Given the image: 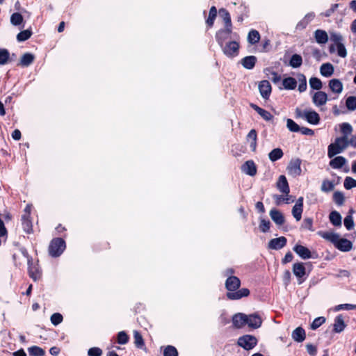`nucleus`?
Segmentation results:
<instances>
[{"label":"nucleus","mask_w":356,"mask_h":356,"mask_svg":"<svg viewBox=\"0 0 356 356\" xmlns=\"http://www.w3.org/2000/svg\"><path fill=\"white\" fill-rule=\"evenodd\" d=\"M225 286L227 291L226 297L228 300H239L248 297L250 293V290L247 288L239 289L241 280L236 276H229L225 281Z\"/></svg>","instance_id":"1"},{"label":"nucleus","mask_w":356,"mask_h":356,"mask_svg":"<svg viewBox=\"0 0 356 356\" xmlns=\"http://www.w3.org/2000/svg\"><path fill=\"white\" fill-rule=\"evenodd\" d=\"M317 234L330 242L334 246L341 252H349L353 248V243L348 239L340 238L339 234L332 232L318 231Z\"/></svg>","instance_id":"2"},{"label":"nucleus","mask_w":356,"mask_h":356,"mask_svg":"<svg viewBox=\"0 0 356 356\" xmlns=\"http://www.w3.org/2000/svg\"><path fill=\"white\" fill-rule=\"evenodd\" d=\"M22 254L27 259L28 263V273L29 277L33 280L37 281L42 277V270L40 268L38 262L34 263L32 257L29 254L26 248H22L20 249Z\"/></svg>","instance_id":"3"},{"label":"nucleus","mask_w":356,"mask_h":356,"mask_svg":"<svg viewBox=\"0 0 356 356\" xmlns=\"http://www.w3.org/2000/svg\"><path fill=\"white\" fill-rule=\"evenodd\" d=\"M215 38L219 46L232 39L239 40L240 37L237 33L233 32V27H223L219 29L215 35Z\"/></svg>","instance_id":"4"},{"label":"nucleus","mask_w":356,"mask_h":356,"mask_svg":"<svg viewBox=\"0 0 356 356\" xmlns=\"http://www.w3.org/2000/svg\"><path fill=\"white\" fill-rule=\"evenodd\" d=\"M349 145L348 138L346 136L338 137L334 143H331L327 148V155L329 158L342 152Z\"/></svg>","instance_id":"5"},{"label":"nucleus","mask_w":356,"mask_h":356,"mask_svg":"<svg viewBox=\"0 0 356 356\" xmlns=\"http://www.w3.org/2000/svg\"><path fill=\"white\" fill-rule=\"evenodd\" d=\"M65 248L66 243L63 238L59 237L54 238L49 243L48 248L49 254L52 257H58L63 252Z\"/></svg>","instance_id":"6"},{"label":"nucleus","mask_w":356,"mask_h":356,"mask_svg":"<svg viewBox=\"0 0 356 356\" xmlns=\"http://www.w3.org/2000/svg\"><path fill=\"white\" fill-rule=\"evenodd\" d=\"M220 47L223 54L229 58L236 57L239 54V40L232 39V40L225 42L222 46Z\"/></svg>","instance_id":"7"},{"label":"nucleus","mask_w":356,"mask_h":356,"mask_svg":"<svg viewBox=\"0 0 356 356\" xmlns=\"http://www.w3.org/2000/svg\"><path fill=\"white\" fill-rule=\"evenodd\" d=\"M296 117L305 118L309 124H318L321 118L317 112L312 110H305L302 111L300 108H296Z\"/></svg>","instance_id":"8"},{"label":"nucleus","mask_w":356,"mask_h":356,"mask_svg":"<svg viewBox=\"0 0 356 356\" xmlns=\"http://www.w3.org/2000/svg\"><path fill=\"white\" fill-rule=\"evenodd\" d=\"M258 343L257 339L251 334H245L238 339L237 344L246 350L253 349Z\"/></svg>","instance_id":"9"},{"label":"nucleus","mask_w":356,"mask_h":356,"mask_svg":"<svg viewBox=\"0 0 356 356\" xmlns=\"http://www.w3.org/2000/svg\"><path fill=\"white\" fill-rule=\"evenodd\" d=\"M330 35V40L334 43V45L337 47V54L341 58H345L347 56L346 49L343 44V37L341 34L331 32Z\"/></svg>","instance_id":"10"},{"label":"nucleus","mask_w":356,"mask_h":356,"mask_svg":"<svg viewBox=\"0 0 356 356\" xmlns=\"http://www.w3.org/2000/svg\"><path fill=\"white\" fill-rule=\"evenodd\" d=\"M301 163L299 158L291 159L286 168L289 175L294 177L300 176L302 173Z\"/></svg>","instance_id":"11"},{"label":"nucleus","mask_w":356,"mask_h":356,"mask_svg":"<svg viewBox=\"0 0 356 356\" xmlns=\"http://www.w3.org/2000/svg\"><path fill=\"white\" fill-rule=\"evenodd\" d=\"M303 202L304 198L303 197H300L295 205L292 208V215L293 218L296 220V221H300L302 218V214L303 212Z\"/></svg>","instance_id":"12"},{"label":"nucleus","mask_w":356,"mask_h":356,"mask_svg":"<svg viewBox=\"0 0 356 356\" xmlns=\"http://www.w3.org/2000/svg\"><path fill=\"white\" fill-rule=\"evenodd\" d=\"M259 90L261 97L268 99L271 94L272 87L268 80H263L259 83Z\"/></svg>","instance_id":"13"},{"label":"nucleus","mask_w":356,"mask_h":356,"mask_svg":"<svg viewBox=\"0 0 356 356\" xmlns=\"http://www.w3.org/2000/svg\"><path fill=\"white\" fill-rule=\"evenodd\" d=\"M293 251L302 259L314 258L311 251L305 246L300 244H296L293 248Z\"/></svg>","instance_id":"14"},{"label":"nucleus","mask_w":356,"mask_h":356,"mask_svg":"<svg viewBox=\"0 0 356 356\" xmlns=\"http://www.w3.org/2000/svg\"><path fill=\"white\" fill-rule=\"evenodd\" d=\"M293 273L298 277L299 284H301L304 279L302 277L306 274V268L302 262H297L293 265Z\"/></svg>","instance_id":"15"},{"label":"nucleus","mask_w":356,"mask_h":356,"mask_svg":"<svg viewBox=\"0 0 356 356\" xmlns=\"http://www.w3.org/2000/svg\"><path fill=\"white\" fill-rule=\"evenodd\" d=\"M241 170L242 172L252 177L256 175L257 172V165L252 160L245 161L241 165Z\"/></svg>","instance_id":"16"},{"label":"nucleus","mask_w":356,"mask_h":356,"mask_svg":"<svg viewBox=\"0 0 356 356\" xmlns=\"http://www.w3.org/2000/svg\"><path fill=\"white\" fill-rule=\"evenodd\" d=\"M276 186L281 193L285 194L286 196L289 195L290 188L288 181L284 175H280L276 183Z\"/></svg>","instance_id":"17"},{"label":"nucleus","mask_w":356,"mask_h":356,"mask_svg":"<svg viewBox=\"0 0 356 356\" xmlns=\"http://www.w3.org/2000/svg\"><path fill=\"white\" fill-rule=\"evenodd\" d=\"M327 99V95L323 91H317L312 97V102L316 106L325 104Z\"/></svg>","instance_id":"18"},{"label":"nucleus","mask_w":356,"mask_h":356,"mask_svg":"<svg viewBox=\"0 0 356 356\" xmlns=\"http://www.w3.org/2000/svg\"><path fill=\"white\" fill-rule=\"evenodd\" d=\"M287 243V239L284 236H280L271 239L268 243V248L273 250H280L284 248Z\"/></svg>","instance_id":"19"},{"label":"nucleus","mask_w":356,"mask_h":356,"mask_svg":"<svg viewBox=\"0 0 356 356\" xmlns=\"http://www.w3.org/2000/svg\"><path fill=\"white\" fill-rule=\"evenodd\" d=\"M248 322V316L246 314L238 313L235 314L232 318V323L234 327L241 328Z\"/></svg>","instance_id":"20"},{"label":"nucleus","mask_w":356,"mask_h":356,"mask_svg":"<svg viewBox=\"0 0 356 356\" xmlns=\"http://www.w3.org/2000/svg\"><path fill=\"white\" fill-rule=\"evenodd\" d=\"M250 106L266 121H270L273 118V115L269 111L259 107L258 105L250 103Z\"/></svg>","instance_id":"21"},{"label":"nucleus","mask_w":356,"mask_h":356,"mask_svg":"<svg viewBox=\"0 0 356 356\" xmlns=\"http://www.w3.org/2000/svg\"><path fill=\"white\" fill-rule=\"evenodd\" d=\"M270 216L273 222L277 225H282L285 222V218L283 213L276 209H272L270 211Z\"/></svg>","instance_id":"22"},{"label":"nucleus","mask_w":356,"mask_h":356,"mask_svg":"<svg viewBox=\"0 0 356 356\" xmlns=\"http://www.w3.org/2000/svg\"><path fill=\"white\" fill-rule=\"evenodd\" d=\"M262 323V321L261 317L256 314H250L248 316V322L247 325L253 329L259 328Z\"/></svg>","instance_id":"23"},{"label":"nucleus","mask_w":356,"mask_h":356,"mask_svg":"<svg viewBox=\"0 0 356 356\" xmlns=\"http://www.w3.org/2000/svg\"><path fill=\"white\" fill-rule=\"evenodd\" d=\"M328 86L332 92L337 95L340 94L343 90V83L337 79H332L330 80Z\"/></svg>","instance_id":"24"},{"label":"nucleus","mask_w":356,"mask_h":356,"mask_svg":"<svg viewBox=\"0 0 356 356\" xmlns=\"http://www.w3.org/2000/svg\"><path fill=\"white\" fill-rule=\"evenodd\" d=\"M35 60V56L31 53H25L22 55L17 65L21 67H28L31 65Z\"/></svg>","instance_id":"25"},{"label":"nucleus","mask_w":356,"mask_h":356,"mask_svg":"<svg viewBox=\"0 0 356 356\" xmlns=\"http://www.w3.org/2000/svg\"><path fill=\"white\" fill-rule=\"evenodd\" d=\"M291 337L295 341L302 342L306 338L305 330L302 327H298L292 332Z\"/></svg>","instance_id":"26"},{"label":"nucleus","mask_w":356,"mask_h":356,"mask_svg":"<svg viewBox=\"0 0 356 356\" xmlns=\"http://www.w3.org/2000/svg\"><path fill=\"white\" fill-rule=\"evenodd\" d=\"M241 65L248 70L252 69L257 63V58L254 56H248L244 57L241 61Z\"/></svg>","instance_id":"27"},{"label":"nucleus","mask_w":356,"mask_h":356,"mask_svg":"<svg viewBox=\"0 0 356 356\" xmlns=\"http://www.w3.org/2000/svg\"><path fill=\"white\" fill-rule=\"evenodd\" d=\"M314 38L318 44H325L328 40V35L325 31L317 29L314 32Z\"/></svg>","instance_id":"28"},{"label":"nucleus","mask_w":356,"mask_h":356,"mask_svg":"<svg viewBox=\"0 0 356 356\" xmlns=\"http://www.w3.org/2000/svg\"><path fill=\"white\" fill-rule=\"evenodd\" d=\"M134 344L136 348L142 349V350H146L147 348L145 344L144 339L143 338L142 334L140 333V332L137 330L134 331Z\"/></svg>","instance_id":"29"},{"label":"nucleus","mask_w":356,"mask_h":356,"mask_svg":"<svg viewBox=\"0 0 356 356\" xmlns=\"http://www.w3.org/2000/svg\"><path fill=\"white\" fill-rule=\"evenodd\" d=\"M333 326V331L336 333H339L344 330L346 324L341 315H339L335 318Z\"/></svg>","instance_id":"30"},{"label":"nucleus","mask_w":356,"mask_h":356,"mask_svg":"<svg viewBox=\"0 0 356 356\" xmlns=\"http://www.w3.org/2000/svg\"><path fill=\"white\" fill-rule=\"evenodd\" d=\"M320 72L325 77H330L334 73V67L330 63H323L320 68Z\"/></svg>","instance_id":"31"},{"label":"nucleus","mask_w":356,"mask_h":356,"mask_svg":"<svg viewBox=\"0 0 356 356\" xmlns=\"http://www.w3.org/2000/svg\"><path fill=\"white\" fill-rule=\"evenodd\" d=\"M22 225L24 231L26 234H31L33 232V225L31 217H28V216H22Z\"/></svg>","instance_id":"32"},{"label":"nucleus","mask_w":356,"mask_h":356,"mask_svg":"<svg viewBox=\"0 0 356 356\" xmlns=\"http://www.w3.org/2000/svg\"><path fill=\"white\" fill-rule=\"evenodd\" d=\"M346 163V159L341 156H336L330 161V165L334 169L342 168Z\"/></svg>","instance_id":"33"},{"label":"nucleus","mask_w":356,"mask_h":356,"mask_svg":"<svg viewBox=\"0 0 356 356\" xmlns=\"http://www.w3.org/2000/svg\"><path fill=\"white\" fill-rule=\"evenodd\" d=\"M219 13L224 22V27H232V19L229 13L225 8H220Z\"/></svg>","instance_id":"34"},{"label":"nucleus","mask_w":356,"mask_h":356,"mask_svg":"<svg viewBox=\"0 0 356 356\" xmlns=\"http://www.w3.org/2000/svg\"><path fill=\"white\" fill-rule=\"evenodd\" d=\"M330 222L336 227H340L341 225V216L337 211H332L329 215Z\"/></svg>","instance_id":"35"},{"label":"nucleus","mask_w":356,"mask_h":356,"mask_svg":"<svg viewBox=\"0 0 356 356\" xmlns=\"http://www.w3.org/2000/svg\"><path fill=\"white\" fill-rule=\"evenodd\" d=\"M217 16V9L213 6L211 7L209 13L208 18L206 20V24L209 28H211L213 26L214 21Z\"/></svg>","instance_id":"36"},{"label":"nucleus","mask_w":356,"mask_h":356,"mask_svg":"<svg viewBox=\"0 0 356 356\" xmlns=\"http://www.w3.org/2000/svg\"><path fill=\"white\" fill-rule=\"evenodd\" d=\"M284 155L283 151L281 148H275L268 154V158L272 162L277 161L280 159Z\"/></svg>","instance_id":"37"},{"label":"nucleus","mask_w":356,"mask_h":356,"mask_svg":"<svg viewBox=\"0 0 356 356\" xmlns=\"http://www.w3.org/2000/svg\"><path fill=\"white\" fill-rule=\"evenodd\" d=\"M282 85L286 90H294L296 88L297 81L293 77H287L283 79Z\"/></svg>","instance_id":"38"},{"label":"nucleus","mask_w":356,"mask_h":356,"mask_svg":"<svg viewBox=\"0 0 356 356\" xmlns=\"http://www.w3.org/2000/svg\"><path fill=\"white\" fill-rule=\"evenodd\" d=\"M260 40V34L258 31L252 29L248 33V41L251 44H255L259 42Z\"/></svg>","instance_id":"39"},{"label":"nucleus","mask_w":356,"mask_h":356,"mask_svg":"<svg viewBox=\"0 0 356 356\" xmlns=\"http://www.w3.org/2000/svg\"><path fill=\"white\" fill-rule=\"evenodd\" d=\"M302 58L299 54H295L291 57L289 65L293 68L299 67L302 65Z\"/></svg>","instance_id":"40"},{"label":"nucleus","mask_w":356,"mask_h":356,"mask_svg":"<svg viewBox=\"0 0 356 356\" xmlns=\"http://www.w3.org/2000/svg\"><path fill=\"white\" fill-rule=\"evenodd\" d=\"M33 34L31 29L20 31L17 35V40L18 42H24L29 40Z\"/></svg>","instance_id":"41"},{"label":"nucleus","mask_w":356,"mask_h":356,"mask_svg":"<svg viewBox=\"0 0 356 356\" xmlns=\"http://www.w3.org/2000/svg\"><path fill=\"white\" fill-rule=\"evenodd\" d=\"M257 131L255 129H252L249 131V133L247 136V140H251L250 147L253 150H255L256 147H257Z\"/></svg>","instance_id":"42"},{"label":"nucleus","mask_w":356,"mask_h":356,"mask_svg":"<svg viewBox=\"0 0 356 356\" xmlns=\"http://www.w3.org/2000/svg\"><path fill=\"white\" fill-rule=\"evenodd\" d=\"M28 352L31 356H44L45 351L38 346H33L28 348Z\"/></svg>","instance_id":"43"},{"label":"nucleus","mask_w":356,"mask_h":356,"mask_svg":"<svg viewBox=\"0 0 356 356\" xmlns=\"http://www.w3.org/2000/svg\"><path fill=\"white\" fill-rule=\"evenodd\" d=\"M264 73L267 75H271L272 76L270 77L271 81L274 83H277L281 81V76L279 75L276 72L273 71L271 68L267 67L264 70Z\"/></svg>","instance_id":"44"},{"label":"nucleus","mask_w":356,"mask_h":356,"mask_svg":"<svg viewBox=\"0 0 356 356\" xmlns=\"http://www.w3.org/2000/svg\"><path fill=\"white\" fill-rule=\"evenodd\" d=\"M23 21L24 17L19 13H14L10 16V23L14 26L20 25Z\"/></svg>","instance_id":"45"},{"label":"nucleus","mask_w":356,"mask_h":356,"mask_svg":"<svg viewBox=\"0 0 356 356\" xmlns=\"http://www.w3.org/2000/svg\"><path fill=\"white\" fill-rule=\"evenodd\" d=\"M334 188V184L333 181L328 179H324L322 182L321 189L323 192L329 193Z\"/></svg>","instance_id":"46"},{"label":"nucleus","mask_w":356,"mask_h":356,"mask_svg":"<svg viewBox=\"0 0 356 356\" xmlns=\"http://www.w3.org/2000/svg\"><path fill=\"white\" fill-rule=\"evenodd\" d=\"M10 58V53L6 49H0V65H6Z\"/></svg>","instance_id":"47"},{"label":"nucleus","mask_w":356,"mask_h":356,"mask_svg":"<svg viewBox=\"0 0 356 356\" xmlns=\"http://www.w3.org/2000/svg\"><path fill=\"white\" fill-rule=\"evenodd\" d=\"M310 87L316 90H319L322 88L323 84L320 79L317 77H312L309 79Z\"/></svg>","instance_id":"48"},{"label":"nucleus","mask_w":356,"mask_h":356,"mask_svg":"<svg viewBox=\"0 0 356 356\" xmlns=\"http://www.w3.org/2000/svg\"><path fill=\"white\" fill-rule=\"evenodd\" d=\"M353 210H350L349 214L346 216L343 220L344 226L348 230H351L354 227V221L351 215Z\"/></svg>","instance_id":"49"},{"label":"nucleus","mask_w":356,"mask_h":356,"mask_svg":"<svg viewBox=\"0 0 356 356\" xmlns=\"http://www.w3.org/2000/svg\"><path fill=\"white\" fill-rule=\"evenodd\" d=\"M270 225H271V224L269 220H265L264 218L260 219L259 227L261 232L266 233V232H269Z\"/></svg>","instance_id":"50"},{"label":"nucleus","mask_w":356,"mask_h":356,"mask_svg":"<svg viewBox=\"0 0 356 356\" xmlns=\"http://www.w3.org/2000/svg\"><path fill=\"white\" fill-rule=\"evenodd\" d=\"M129 337L128 334L124 331H120L118 333L117 335V342L119 344H126L128 343Z\"/></svg>","instance_id":"51"},{"label":"nucleus","mask_w":356,"mask_h":356,"mask_svg":"<svg viewBox=\"0 0 356 356\" xmlns=\"http://www.w3.org/2000/svg\"><path fill=\"white\" fill-rule=\"evenodd\" d=\"M333 201L339 206L343 204L345 201V197L343 193L340 191H336L333 194Z\"/></svg>","instance_id":"52"},{"label":"nucleus","mask_w":356,"mask_h":356,"mask_svg":"<svg viewBox=\"0 0 356 356\" xmlns=\"http://www.w3.org/2000/svg\"><path fill=\"white\" fill-rule=\"evenodd\" d=\"M163 356H178V351L175 346L168 345L163 350Z\"/></svg>","instance_id":"53"},{"label":"nucleus","mask_w":356,"mask_h":356,"mask_svg":"<svg viewBox=\"0 0 356 356\" xmlns=\"http://www.w3.org/2000/svg\"><path fill=\"white\" fill-rule=\"evenodd\" d=\"M341 133L343 134V136L348 137L353 132L352 126L348 122H343L340 125Z\"/></svg>","instance_id":"54"},{"label":"nucleus","mask_w":356,"mask_h":356,"mask_svg":"<svg viewBox=\"0 0 356 356\" xmlns=\"http://www.w3.org/2000/svg\"><path fill=\"white\" fill-rule=\"evenodd\" d=\"M346 106L348 110L355 111L356 109V97H348L346 100Z\"/></svg>","instance_id":"55"},{"label":"nucleus","mask_w":356,"mask_h":356,"mask_svg":"<svg viewBox=\"0 0 356 356\" xmlns=\"http://www.w3.org/2000/svg\"><path fill=\"white\" fill-rule=\"evenodd\" d=\"M286 127L292 132H299L300 129V127L291 119L287 120Z\"/></svg>","instance_id":"56"},{"label":"nucleus","mask_w":356,"mask_h":356,"mask_svg":"<svg viewBox=\"0 0 356 356\" xmlns=\"http://www.w3.org/2000/svg\"><path fill=\"white\" fill-rule=\"evenodd\" d=\"M344 188L347 190L356 187V180L350 177H346L343 183Z\"/></svg>","instance_id":"57"},{"label":"nucleus","mask_w":356,"mask_h":356,"mask_svg":"<svg viewBox=\"0 0 356 356\" xmlns=\"http://www.w3.org/2000/svg\"><path fill=\"white\" fill-rule=\"evenodd\" d=\"M50 320L51 323L56 326L62 323L63 317L60 313H54L51 316Z\"/></svg>","instance_id":"58"},{"label":"nucleus","mask_w":356,"mask_h":356,"mask_svg":"<svg viewBox=\"0 0 356 356\" xmlns=\"http://www.w3.org/2000/svg\"><path fill=\"white\" fill-rule=\"evenodd\" d=\"M325 322V317L321 316V317L316 318L313 321L312 323L311 324V328L312 330H316Z\"/></svg>","instance_id":"59"},{"label":"nucleus","mask_w":356,"mask_h":356,"mask_svg":"<svg viewBox=\"0 0 356 356\" xmlns=\"http://www.w3.org/2000/svg\"><path fill=\"white\" fill-rule=\"evenodd\" d=\"M110 248V243L107 241H103L102 243L95 244L94 246V250L95 251L106 250Z\"/></svg>","instance_id":"60"},{"label":"nucleus","mask_w":356,"mask_h":356,"mask_svg":"<svg viewBox=\"0 0 356 356\" xmlns=\"http://www.w3.org/2000/svg\"><path fill=\"white\" fill-rule=\"evenodd\" d=\"M302 227L309 231H314L313 219L311 218H305L302 222Z\"/></svg>","instance_id":"61"},{"label":"nucleus","mask_w":356,"mask_h":356,"mask_svg":"<svg viewBox=\"0 0 356 356\" xmlns=\"http://www.w3.org/2000/svg\"><path fill=\"white\" fill-rule=\"evenodd\" d=\"M102 350L98 347H92L88 350V356H102Z\"/></svg>","instance_id":"62"},{"label":"nucleus","mask_w":356,"mask_h":356,"mask_svg":"<svg viewBox=\"0 0 356 356\" xmlns=\"http://www.w3.org/2000/svg\"><path fill=\"white\" fill-rule=\"evenodd\" d=\"M339 6H340V4H339V3L332 4L331 8L327 9L322 15L325 17H330Z\"/></svg>","instance_id":"63"},{"label":"nucleus","mask_w":356,"mask_h":356,"mask_svg":"<svg viewBox=\"0 0 356 356\" xmlns=\"http://www.w3.org/2000/svg\"><path fill=\"white\" fill-rule=\"evenodd\" d=\"M306 348H307V353L311 356H314L316 355L317 348L314 345H313L312 343H308L306 345Z\"/></svg>","instance_id":"64"}]
</instances>
